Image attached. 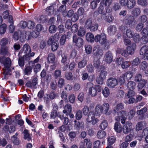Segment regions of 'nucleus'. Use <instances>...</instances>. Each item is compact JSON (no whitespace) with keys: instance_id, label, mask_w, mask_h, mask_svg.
Returning <instances> with one entry per match:
<instances>
[{"instance_id":"obj_1","label":"nucleus","mask_w":148,"mask_h":148,"mask_svg":"<svg viewBox=\"0 0 148 148\" xmlns=\"http://www.w3.org/2000/svg\"><path fill=\"white\" fill-rule=\"evenodd\" d=\"M84 26L85 28L90 29L92 32L97 30L98 27V25L93 23L90 18H88L86 20Z\"/></svg>"},{"instance_id":"obj_2","label":"nucleus","mask_w":148,"mask_h":148,"mask_svg":"<svg viewBox=\"0 0 148 148\" xmlns=\"http://www.w3.org/2000/svg\"><path fill=\"white\" fill-rule=\"evenodd\" d=\"M95 41L96 42H99L102 45H106L108 42L107 39L106 35L104 33L96 36L95 37Z\"/></svg>"},{"instance_id":"obj_3","label":"nucleus","mask_w":148,"mask_h":148,"mask_svg":"<svg viewBox=\"0 0 148 148\" xmlns=\"http://www.w3.org/2000/svg\"><path fill=\"white\" fill-rule=\"evenodd\" d=\"M134 17L131 15H127L124 20V23L129 27H132L135 25Z\"/></svg>"},{"instance_id":"obj_4","label":"nucleus","mask_w":148,"mask_h":148,"mask_svg":"<svg viewBox=\"0 0 148 148\" xmlns=\"http://www.w3.org/2000/svg\"><path fill=\"white\" fill-rule=\"evenodd\" d=\"M86 121L89 123H92V125H95L97 123L98 119L95 117V114L93 112H90L88 114Z\"/></svg>"},{"instance_id":"obj_5","label":"nucleus","mask_w":148,"mask_h":148,"mask_svg":"<svg viewBox=\"0 0 148 148\" xmlns=\"http://www.w3.org/2000/svg\"><path fill=\"white\" fill-rule=\"evenodd\" d=\"M132 130V123L130 121H127L123 127L122 131L125 134L130 133Z\"/></svg>"},{"instance_id":"obj_6","label":"nucleus","mask_w":148,"mask_h":148,"mask_svg":"<svg viewBox=\"0 0 148 148\" xmlns=\"http://www.w3.org/2000/svg\"><path fill=\"white\" fill-rule=\"evenodd\" d=\"M103 50L100 47L94 48L93 50V58L100 59L103 55Z\"/></svg>"},{"instance_id":"obj_7","label":"nucleus","mask_w":148,"mask_h":148,"mask_svg":"<svg viewBox=\"0 0 148 148\" xmlns=\"http://www.w3.org/2000/svg\"><path fill=\"white\" fill-rule=\"evenodd\" d=\"M0 62L3 64L4 67L10 68L11 66V61L9 58H6L4 56L0 57Z\"/></svg>"},{"instance_id":"obj_8","label":"nucleus","mask_w":148,"mask_h":148,"mask_svg":"<svg viewBox=\"0 0 148 148\" xmlns=\"http://www.w3.org/2000/svg\"><path fill=\"white\" fill-rule=\"evenodd\" d=\"M73 42L75 45L79 48L82 46L84 44V40L80 37H78L76 35H74L73 37Z\"/></svg>"},{"instance_id":"obj_9","label":"nucleus","mask_w":148,"mask_h":148,"mask_svg":"<svg viewBox=\"0 0 148 148\" xmlns=\"http://www.w3.org/2000/svg\"><path fill=\"white\" fill-rule=\"evenodd\" d=\"M118 81L116 79L113 78H110L107 81V86L111 88H114L118 84Z\"/></svg>"},{"instance_id":"obj_10","label":"nucleus","mask_w":148,"mask_h":148,"mask_svg":"<svg viewBox=\"0 0 148 148\" xmlns=\"http://www.w3.org/2000/svg\"><path fill=\"white\" fill-rule=\"evenodd\" d=\"M31 49L27 43L24 45L21 50L20 51L19 54H21L23 53L24 54H29L31 52Z\"/></svg>"},{"instance_id":"obj_11","label":"nucleus","mask_w":148,"mask_h":148,"mask_svg":"<svg viewBox=\"0 0 148 148\" xmlns=\"http://www.w3.org/2000/svg\"><path fill=\"white\" fill-rule=\"evenodd\" d=\"M98 11L99 13L104 15L106 13L110 12V10L108 7H106L105 9L104 5L103 4V3H100V6L98 9Z\"/></svg>"},{"instance_id":"obj_12","label":"nucleus","mask_w":148,"mask_h":148,"mask_svg":"<svg viewBox=\"0 0 148 148\" xmlns=\"http://www.w3.org/2000/svg\"><path fill=\"white\" fill-rule=\"evenodd\" d=\"M124 108V105L122 103H120L118 104L114 108L113 110V112L114 114H116V113H119L121 114V112L123 110H120L123 109Z\"/></svg>"},{"instance_id":"obj_13","label":"nucleus","mask_w":148,"mask_h":148,"mask_svg":"<svg viewBox=\"0 0 148 148\" xmlns=\"http://www.w3.org/2000/svg\"><path fill=\"white\" fill-rule=\"evenodd\" d=\"M64 109L63 112L65 114L66 116H68L72 112V106L69 103H67L64 107Z\"/></svg>"},{"instance_id":"obj_14","label":"nucleus","mask_w":148,"mask_h":148,"mask_svg":"<svg viewBox=\"0 0 148 148\" xmlns=\"http://www.w3.org/2000/svg\"><path fill=\"white\" fill-rule=\"evenodd\" d=\"M104 59L105 61L108 63H110L113 61L112 54L110 51H108L106 53Z\"/></svg>"},{"instance_id":"obj_15","label":"nucleus","mask_w":148,"mask_h":148,"mask_svg":"<svg viewBox=\"0 0 148 148\" xmlns=\"http://www.w3.org/2000/svg\"><path fill=\"white\" fill-rule=\"evenodd\" d=\"M136 45L134 43L130 44V45L127 47V49L130 55L133 54L136 48Z\"/></svg>"},{"instance_id":"obj_16","label":"nucleus","mask_w":148,"mask_h":148,"mask_svg":"<svg viewBox=\"0 0 148 148\" xmlns=\"http://www.w3.org/2000/svg\"><path fill=\"white\" fill-rule=\"evenodd\" d=\"M100 59H98V58H94L93 65L98 70L99 69L101 70V68L103 69L104 68V66L100 65Z\"/></svg>"},{"instance_id":"obj_17","label":"nucleus","mask_w":148,"mask_h":148,"mask_svg":"<svg viewBox=\"0 0 148 148\" xmlns=\"http://www.w3.org/2000/svg\"><path fill=\"white\" fill-rule=\"evenodd\" d=\"M118 53L121 54V55L125 58L127 57L129 54L127 50L123 48H118L116 50Z\"/></svg>"},{"instance_id":"obj_18","label":"nucleus","mask_w":148,"mask_h":148,"mask_svg":"<svg viewBox=\"0 0 148 148\" xmlns=\"http://www.w3.org/2000/svg\"><path fill=\"white\" fill-rule=\"evenodd\" d=\"M123 127L120 122H116L114 125V129L118 133H120L122 130Z\"/></svg>"},{"instance_id":"obj_19","label":"nucleus","mask_w":148,"mask_h":148,"mask_svg":"<svg viewBox=\"0 0 148 148\" xmlns=\"http://www.w3.org/2000/svg\"><path fill=\"white\" fill-rule=\"evenodd\" d=\"M148 67L147 63L145 61H143L141 62V64L139 66V67L140 70L145 71V73L148 74V70H146Z\"/></svg>"},{"instance_id":"obj_20","label":"nucleus","mask_w":148,"mask_h":148,"mask_svg":"<svg viewBox=\"0 0 148 148\" xmlns=\"http://www.w3.org/2000/svg\"><path fill=\"white\" fill-rule=\"evenodd\" d=\"M86 39L88 42H92L95 41V38L92 33L90 32L87 33L86 35Z\"/></svg>"},{"instance_id":"obj_21","label":"nucleus","mask_w":148,"mask_h":148,"mask_svg":"<svg viewBox=\"0 0 148 148\" xmlns=\"http://www.w3.org/2000/svg\"><path fill=\"white\" fill-rule=\"evenodd\" d=\"M46 14L48 15H51L53 14L54 12V8L52 6L48 7L46 9Z\"/></svg>"},{"instance_id":"obj_22","label":"nucleus","mask_w":148,"mask_h":148,"mask_svg":"<svg viewBox=\"0 0 148 148\" xmlns=\"http://www.w3.org/2000/svg\"><path fill=\"white\" fill-rule=\"evenodd\" d=\"M103 111L102 106L100 104H98L96 106L95 108L96 114L100 115L102 114Z\"/></svg>"},{"instance_id":"obj_23","label":"nucleus","mask_w":148,"mask_h":148,"mask_svg":"<svg viewBox=\"0 0 148 148\" xmlns=\"http://www.w3.org/2000/svg\"><path fill=\"white\" fill-rule=\"evenodd\" d=\"M136 83L133 81H128L127 84V88L129 90H134L136 88Z\"/></svg>"},{"instance_id":"obj_24","label":"nucleus","mask_w":148,"mask_h":148,"mask_svg":"<svg viewBox=\"0 0 148 148\" xmlns=\"http://www.w3.org/2000/svg\"><path fill=\"white\" fill-rule=\"evenodd\" d=\"M59 118L62 121L63 125H67L69 123V119L66 117H64L63 115H60L58 116Z\"/></svg>"},{"instance_id":"obj_25","label":"nucleus","mask_w":148,"mask_h":148,"mask_svg":"<svg viewBox=\"0 0 148 148\" xmlns=\"http://www.w3.org/2000/svg\"><path fill=\"white\" fill-rule=\"evenodd\" d=\"M127 5L126 6L128 9H131L133 8L135 6L136 2L135 0H128Z\"/></svg>"},{"instance_id":"obj_26","label":"nucleus","mask_w":148,"mask_h":148,"mask_svg":"<svg viewBox=\"0 0 148 148\" xmlns=\"http://www.w3.org/2000/svg\"><path fill=\"white\" fill-rule=\"evenodd\" d=\"M116 31V27L114 25H111L110 26L108 29V32L110 35L114 34Z\"/></svg>"},{"instance_id":"obj_27","label":"nucleus","mask_w":148,"mask_h":148,"mask_svg":"<svg viewBox=\"0 0 148 148\" xmlns=\"http://www.w3.org/2000/svg\"><path fill=\"white\" fill-rule=\"evenodd\" d=\"M89 93L92 97H95L97 95V92L95 88L92 86L89 88Z\"/></svg>"},{"instance_id":"obj_28","label":"nucleus","mask_w":148,"mask_h":148,"mask_svg":"<svg viewBox=\"0 0 148 148\" xmlns=\"http://www.w3.org/2000/svg\"><path fill=\"white\" fill-rule=\"evenodd\" d=\"M9 53V48L7 47H1L0 49V53L2 55H6Z\"/></svg>"},{"instance_id":"obj_29","label":"nucleus","mask_w":148,"mask_h":148,"mask_svg":"<svg viewBox=\"0 0 148 148\" xmlns=\"http://www.w3.org/2000/svg\"><path fill=\"white\" fill-rule=\"evenodd\" d=\"M32 67L30 66H25L24 69V74L25 75H30L32 72Z\"/></svg>"},{"instance_id":"obj_30","label":"nucleus","mask_w":148,"mask_h":148,"mask_svg":"<svg viewBox=\"0 0 148 148\" xmlns=\"http://www.w3.org/2000/svg\"><path fill=\"white\" fill-rule=\"evenodd\" d=\"M146 83V81L144 79L139 82V83L137 86L138 89L140 90L142 89L145 86Z\"/></svg>"},{"instance_id":"obj_31","label":"nucleus","mask_w":148,"mask_h":148,"mask_svg":"<svg viewBox=\"0 0 148 148\" xmlns=\"http://www.w3.org/2000/svg\"><path fill=\"white\" fill-rule=\"evenodd\" d=\"M140 13V9L138 8H135L133 9L132 12V14L134 17L137 16Z\"/></svg>"},{"instance_id":"obj_32","label":"nucleus","mask_w":148,"mask_h":148,"mask_svg":"<svg viewBox=\"0 0 148 148\" xmlns=\"http://www.w3.org/2000/svg\"><path fill=\"white\" fill-rule=\"evenodd\" d=\"M102 106L103 110H104L105 114L106 115H108L110 114L108 112L109 109V105L108 103H104L103 104Z\"/></svg>"},{"instance_id":"obj_33","label":"nucleus","mask_w":148,"mask_h":148,"mask_svg":"<svg viewBox=\"0 0 148 148\" xmlns=\"http://www.w3.org/2000/svg\"><path fill=\"white\" fill-rule=\"evenodd\" d=\"M125 113V111H123L121 112L120 115H119L121 118V122L123 124H125V121L127 119V118L125 117L124 115Z\"/></svg>"},{"instance_id":"obj_34","label":"nucleus","mask_w":148,"mask_h":148,"mask_svg":"<svg viewBox=\"0 0 148 148\" xmlns=\"http://www.w3.org/2000/svg\"><path fill=\"white\" fill-rule=\"evenodd\" d=\"M23 133L24 135V139L29 141L31 138L30 136L28 131L27 130H24Z\"/></svg>"},{"instance_id":"obj_35","label":"nucleus","mask_w":148,"mask_h":148,"mask_svg":"<svg viewBox=\"0 0 148 148\" xmlns=\"http://www.w3.org/2000/svg\"><path fill=\"white\" fill-rule=\"evenodd\" d=\"M11 140L14 145H18L21 143V141L17 137H11Z\"/></svg>"},{"instance_id":"obj_36","label":"nucleus","mask_w":148,"mask_h":148,"mask_svg":"<svg viewBox=\"0 0 148 148\" xmlns=\"http://www.w3.org/2000/svg\"><path fill=\"white\" fill-rule=\"evenodd\" d=\"M83 115L82 111L80 110H77L75 115L76 119L78 120L81 119Z\"/></svg>"},{"instance_id":"obj_37","label":"nucleus","mask_w":148,"mask_h":148,"mask_svg":"<svg viewBox=\"0 0 148 148\" xmlns=\"http://www.w3.org/2000/svg\"><path fill=\"white\" fill-rule=\"evenodd\" d=\"M105 132L103 131L100 130L98 132L97 136L99 139H101L104 138L106 136Z\"/></svg>"},{"instance_id":"obj_38","label":"nucleus","mask_w":148,"mask_h":148,"mask_svg":"<svg viewBox=\"0 0 148 148\" xmlns=\"http://www.w3.org/2000/svg\"><path fill=\"white\" fill-rule=\"evenodd\" d=\"M112 1V0H102L101 3L105 6L108 7L111 5Z\"/></svg>"},{"instance_id":"obj_39","label":"nucleus","mask_w":148,"mask_h":148,"mask_svg":"<svg viewBox=\"0 0 148 148\" xmlns=\"http://www.w3.org/2000/svg\"><path fill=\"white\" fill-rule=\"evenodd\" d=\"M77 14L79 16H82L85 15V11L83 8L81 7L79 8L77 11Z\"/></svg>"},{"instance_id":"obj_40","label":"nucleus","mask_w":148,"mask_h":148,"mask_svg":"<svg viewBox=\"0 0 148 148\" xmlns=\"http://www.w3.org/2000/svg\"><path fill=\"white\" fill-rule=\"evenodd\" d=\"M61 74V71L59 69H57L53 73V76L55 79H57L60 77Z\"/></svg>"},{"instance_id":"obj_41","label":"nucleus","mask_w":148,"mask_h":148,"mask_svg":"<svg viewBox=\"0 0 148 148\" xmlns=\"http://www.w3.org/2000/svg\"><path fill=\"white\" fill-rule=\"evenodd\" d=\"M148 51V47L145 46L143 47L140 49V54L141 55H143L145 53H147Z\"/></svg>"},{"instance_id":"obj_42","label":"nucleus","mask_w":148,"mask_h":148,"mask_svg":"<svg viewBox=\"0 0 148 148\" xmlns=\"http://www.w3.org/2000/svg\"><path fill=\"white\" fill-rule=\"evenodd\" d=\"M78 67L82 69L87 64V61L86 60H83L78 63Z\"/></svg>"},{"instance_id":"obj_43","label":"nucleus","mask_w":148,"mask_h":148,"mask_svg":"<svg viewBox=\"0 0 148 148\" xmlns=\"http://www.w3.org/2000/svg\"><path fill=\"white\" fill-rule=\"evenodd\" d=\"M129 90L128 93L127 94L126 97L127 98L134 96L136 95V93L133 90Z\"/></svg>"},{"instance_id":"obj_44","label":"nucleus","mask_w":148,"mask_h":148,"mask_svg":"<svg viewBox=\"0 0 148 148\" xmlns=\"http://www.w3.org/2000/svg\"><path fill=\"white\" fill-rule=\"evenodd\" d=\"M48 59L49 62L51 63H53L55 60L54 55L52 53L49 54L48 57Z\"/></svg>"},{"instance_id":"obj_45","label":"nucleus","mask_w":148,"mask_h":148,"mask_svg":"<svg viewBox=\"0 0 148 148\" xmlns=\"http://www.w3.org/2000/svg\"><path fill=\"white\" fill-rule=\"evenodd\" d=\"M85 33V29L83 27H80L78 32V35L80 36H82L84 35Z\"/></svg>"},{"instance_id":"obj_46","label":"nucleus","mask_w":148,"mask_h":148,"mask_svg":"<svg viewBox=\"0 0 148 148\" xmlns=\"http://www.w3.org/2000/svg\"><path fill=\"white\" fill-rule=\"evenodd\" d=\"M116 139L114 136H111L109 137L108 140V143L109 145H112L115 142Z\"/></svg>"},{"instance_id":"obj_47","label":"nucleus","mask_w":148,"mask_h":148,"mask_svg":"<svg viewBox=\"0 0 148 148\" xmlns=\"http://www.w3.org/2000/svg\"><path fill=\"white\" fill-rule=\"evenodd\" d=\"M123 75L125 79H130L133 76V73L130 72H127L124 74Z\"/></svg>"},{"instance_id":"obj_48","label":"nucleus","mask_w":148,"mask_h":148,"mask_svg":"<svg viewBox=\"0 0 148 148\" xmlns=\"http://www.w3.org/2000/svg\"><path fill=\"white\" fill-rule=\"evenodd\" d=\"M102 93L105 97H108L110 94L109 89L107 87H105L103 90Z\"/></svg>"},{"instance_id":"obj_49","label":"nucleus","mask_w":148,"mask_h":148,"mask_svg":"<svg viewBox=\"0 0 148 148\" xmlns=\"http://www.w3.org/2000/svg\"><path fill=\"white\" fill-rule=\"evenodd\" d=\"M47 19L46 16L45 15H42L38 18V21L39 23H44Z\"/></svg>"},{"instance_id":"obj_50","label":"nucleus","mask_w":148,"mask_h":148,"mask_svg":"<svg viewBox=\"0 0 148 148\" xmlns=\"http://www.w3.org/2000/svg\"><path fill=\"white\" fill-rule=\"evenodd\" d=\"M86 52L88 54H90L92 51V47L89 45H86L85 46Z\"/></svg>"},{"instance_id":"obj_51","label":"nucleus","mask_w":148,"mask_h":148,"mask_svg":"<svg viewBox=\"0 0 148 148\" xmlns=\"http://www.w3.org/2000/svg\"><path fill=\"white\" fill-rule=\"evenodd\" d=\"M108 126V123L107 121L104 120L101 123L100 128L101 129L104 130Z\"/></svg>"},{"instance_id":"obj_52","label":"nucleus","mask_w":148,"mask_h":148,"mask_svg":"<svg viewBox=\"0 0 148 148\" xmlns=\"http://www.w3.org/2000/svg\"><path fill=\"white\" fill-rule=\"evenodd\" d=\"M57 28L56 26L51 25L50 26L49 28V32L50 33H54L56 32Z\"/></svg>"},{"instance_id":"obj_53","label":"nucleus","mask_w":148,"mask_h":148,"mask_svg":"<svg viewBox=\"0 0 148 148\" xmlns=\"http://www.w3.org/2000/svg\"><path fill=\"white\" fill-rule=\"evenodd\" d=\"M62 57L61 62L62 63L64 64L67 61L68 59V55L66 53H63L62 54Z\"/></svg>"},{"instance_id":"obj_54","label":"nucleus","mask_w":148,"mask_h":148,"mask_svg":"<svg viewBox=\"0 0 148 148\" xmlns=\"http://www.w3.org/2000/svg\"><path fill=\"white\" fill-rule=\"evenodd\" d=\"M35 24L32 21H29L27 23V26L30 29H33L34 27Z\"/></svg>"},{"instance_id":"obj_55","label":"nucleus","mask_w":148,"mask_h":148,"mask_svg":"<svg viewBox=\"0 0 148 148\" xmlns=\"http://www.w3.org/2000/svg\"><path fill=\"white\" fill-rule=\"evenodd\" d=\"M126 34L127 36L130 38H132L134 34V32L131 30L130 29H128L127 30Z\"/></svg>"},{"instance_id":"obj_56","label":"nucleus","mask_w":148,"mask_h":148,"mask_svg":"<svg viewBox=\"0 0 148 148\" xmlns=\"http://www.w3.org/2000/svg\"><path fill=\"white\" fill-rule=\"evenodd\" d=\"M140 62V60L138 58H136L134 59L132 62V64L133 66H137Z\"/></svg>"},{"instance_id":"obj_57","label":"nucleus","mask_w":148,"mask_h":148,"mask_svg":"<svg viewBox=\"0 0 148 148\" xmlns=\"http://www.w3.org/2000/svg\"><path fill=\"white\" fill-rule=\"evenodd\" d=\"M147 110V108L146 107H144L141 110H137L136 112V113L138 115H140L145 113Z\"/></svg>"},{"instance_id":"obj_58","label":"nucleus","mask_w":148,"mask_h":148,"mask_svg":"<svg viewBox=\"0 0 148 148\" xmlns=\"http://www.w3.org/2000/svg\"><path fill=\"white\" fill-rule=\"evenodd\" d=\"M72 25V22L70 19H68L66 21L65 24V27L66 28L69 29L71 28Z\"/></svg>"},{"instance_id":"obj_59","label":"nucleus","mask_w":148,"mask_h":148,"mask_svg":"<svg viewBox=\"0 0 148 148\" xmlns=\"http://www.w3.org/2000/svg\"><path fill=\"white\" fill-rule=\"evenodd\" d=\"M8 40L7 38H3L1 41L0 44L1 46H5L8 44Z\"/></svg>"},{"instance_id":"obj_60","label":"nucleus","mask_w":148,"mask_h":148,"mask_svg":"<svg viewBox=\"0 0 148 148\" xmlns=\"http://www.w3.org/2000/svg\"><path fill=\"white\" fill-rule=\"evenodd\" d=\"M18 64L21 67L23 66L25 64L24 60L22 57H19L18 59Z\"/></svg>"},{"instance_id":"obj_61","label":"nucleus","mask_w":148,"mask_h":148,"mask_svg":"<svg viewBox=\"0 0 148 148\" xmlns=\"http://www.w3.org/2000/svg\"><path fill=\"white\" fill-rule=\"evenodd\" d=\"M64 84V79L62 78L60 79L58 82V87L60 88H62Z\"/></svg>"},{"instance_id":"obj_62","label":"nucleus","mask_w":148,"mask_h":148,"mask_svg":"<svg viewBox=\"0 0 148 148\" xmlns=\"http://www.w3.org/2000/svg\"><path fill=\"white\" fill-rule=\"evenodd\" d=\"M136 128L137 130L139 131L142 130L143 128V122H140L138 123L136 125Z\"/></svg>"},{"instance_id":"obj_63","label":"nucleus","mask_w":148,"mask_h":148,"mask_svg":"<svg viewBox=\"0 0 148 148\" xmlns=\"http://www.w3.org/2000/svg\"><path fill=\"white\" fill-rule=\"evenodd\" d=\"M120 8V6L119 3L116 2L114 3L112 6V9L114 11L119 10Z\"/></svg>"},{"instance_id":"obj_64","label":"nucleus","mask_w":148,"mask_h":148,"mask_svg":"<svg viewBox=\"0 0 148 148\" xmlns=\"http://www.w3.org/2000/svg\"><path fill=\"white\" fill-rule=\"evenodd\" d=\"M78 26L76 24H73L71 28V31L73 33H75L77 31Z\"/></svg>"}]
</instances>
